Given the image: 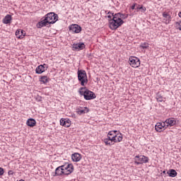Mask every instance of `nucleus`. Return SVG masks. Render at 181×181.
<instances>
[{
	"instance_id": "f257e3e1",
	"label": "nucleus",
	"mask_w": 181,
	"mask_h": 181,
	"mask_svg": "<svg viewBox=\"0 0 181 181\" xmlns=\"http://www.w3.org/2000/svg\"><path fill=\"white\" fill-rule=\"evenodd\" d=\"M112 16V19L109 21V28L112 29V30H115V29H118L119 26L123 25L124 21H122V19H127L128 14L117 13L115 15L113 13Z\"/></svg>"
},
{
	"instance_id": "f03ea898",
	"label": "nucleus",
	"mask_w": 181,
	"mask_h": 181,
	"mask_svg": "<svg viewBox=\"0 0 181 181\" xmlns=\"http://www.w3.org/2000/svg\"><path fill=\"white\" fill-rule=\"evenodd\" d=\"M59 16L54 13H49L45 16L44 20L38 23V28H43V26H46L47 23L49 25H53V23H56L57 22V18Z\"/></svg>"
},
{
	"instance_id": "7ed1b4c3",
	"label": "nucleus",
	"mask_w": 181,
	"mask_h": 181,
	"mask_svg": "<svg viewBox=\"0 0 181 181\" xmlns=\"http://www.w3.org/2000/svg\"><path fill=\"white\" fill-rule=\"evenodd\" d=\"M81 95H83L85 100H94L95 98V93L94 92L89 90L87 88H80L78 90Z\"/></svg>"
},
{
	"instance_id": "20e7f679",
	"label": "nucleus",
	"mask_w": 181,
	"mask_h": 181,
	"mask_svg": "<svg viewBox=\"0 0 181 181\" xmlns=\"http://www.w3.org/2000/svg\"><path fill=\"white\" fill-rule=\"evenodd\" d=\"M78 80L81 83V86H86L88 83V79L87 78V72L84 70L78 71Z\"/></svg>"
},
{
	"instance_id": "39448f33",
	"label": "nucleus",
	"mask_w": 181,
	"mask_h": 181,
	"mask_svg": "<svg viewBox=\"0 0 181 181\" xmlns=\"http://www.w3.org/2000/svg\"><path fill=\"white\" fill-rule=\"evenodd\" d=\"M62 168L64 169V173L66 176H69V175H71L73 171L74 170V165L71 163H66L62 165Z\"/></svg>"
},
{
	"instance_id": "423d86ee",
	"label": "nucleus",
	"mask_w": 181,
	"mask_h": 181,
	"mask_svg": "<svg viewBox=\"0 0 181 181\" xmlns=\"http://www.w3.org/2000/svg\"><path fill=\"white\" fill-rule=\"evenodd\" d=\"M149 159L145 156H136L134 158V163L136 165H144V163H148Z\"/></svg>"
},
{
	"instance_id": "0eeeda50",
	"label": "nucleus",
	"mask_w": 181,
	"mask_h": 181,
	"mask_svg": "<svg viewBox=\"0 0 181 181\" xmlns=\"http://www.w3.org/2000/svg\"><path fill=\"white\" fill-rule=\"evenodd\" d=\"M129 62L130 66H132V67H134V69H136V67H139V66L141 65V62L139 61V59L136 57H129Z\"/></svg>"
},
{
	"instance_id": "6e6552de",
	"label": "nucleus",
	"mask_w": 181,
	"mask_h": 181,
	"mask_svg": "<svg viewBox=\"0 0 181 181\" xmlns=\"http://www.w3.org/2000/svg\"><path fill=\"white\" fill-rule=\"evenodd\" d=\"M69 30L73 33H80L81 32V27L77 24H72L69 27Z\"/></svg>"
},
{
	"instance_id": "1a4fd4ad",
	"label": "nucleus",
	"mask_w": 181,
	"mask_h": 181,
	"mask_svg": "<svg viewBox=\"0 0 181 181\" xmlns=\"http://www.w3.org/2000/svg\"><path fill=\"white\" fill-rule=\"evenodd\" d=\"M176 120L175 119V118L173 117H170L167 119L165 122L164 124H165V127L166 128H168V127H173L174 125H176Z\"/></svg>"
},
{
	"instance_id": "9d476101",
	"label": "nucleus",
	"mask_w": 181,
	"mask_h": 181,
	"mask_svg": "<svg viewBox=\"0 0 181 181\" xmlns=\"http://www.w3.org/2000/svg\"><path fill=\"white\" fill-rule=\"evenodd\" d=\"M60 125L64 127L65 128H69V127L71 125V121H70L69 119L62 118L60 119Z\"/></svg>"
},
{
	"instance_id": "9b49d317",
	"label": "nucleus",
	"mask_w": 181,
	"mask_h": 181,
	"mask_svg": "<svg viewBox=\"0 0 181 181\" xmlns=\"http://www.w3.org/2000/svg\"><path fill=\"white\" fill-rule=\"evenodd\" d=\"M163 128H166V124H165V122H158L155 126V129L156 131H157V132H162Z\"/></svg>"
},
{
	"instance_id": "f8f14e48",
	"label": "nucleus",
	"mask_w": 181,
	"mask_h": 181,
	"mask_svg": "<svg viewBox=\"0 0 181 181\" xmlns=\"http://www.w3.org/2000/svg\"><path fill=\"white\" fill-rule=\"evenodd\" d=\"M62 175H64V170L63 169V165H60L55 169L54 176H62Z\"/></svg>"
},
{
	"instance_id": "ddd939ff",
	"label": "nucleus",
	"mask_w": 181,
	"mask_h": 181,
	"mask_svg": "<svg viewBox=\"0 0 181 181\" xmlns=\"http://www.w3.org/2000/svg\"><path fill=\"white\" fill-rule=\"evenodd\" d=\"M73 162H80L81 160V155L78 153H75L71 155Z\"/></svg>"
},
{
	"instance_id": "4468645a",
	"label": "nucleus",
	"mask_w": 181,
	"mask_h": 181,
	"mask_svg": "<svg viewBox=\"0 0 181 181\" xmlns=\"http://www.w3.org/2000/svg\"><path fill=\"white\" fill-rule=\"evenodd\" d=\"M45 66H46V64H44L43 65L38 66L35 69V73L37 74H42V73H44Z\"/></svg>"
},
{
	"instance_id": "2eb2a0df",
	"label": "nucleus",
	"mask_w": 181,
	"mask_h": 181,
	"mask_svg": "<svg viewBox=\"0 0 181 181\" xmlns=\"http://www.w3.org/2000/svg\"><path fill=\"white\" fill-rule=\"evenodd\" d=\"M73 47L75 50H83L84 47H86V45L84 43H78V44H74Z\"/></svg>"
},
{
	"instance_id": "dca6fc26",
	"label": "nucleus",
	"mask_w": 181,
	"mask_h": 181,
	"mask_svg": "<svg viewBox=\"0 0 181 181\" xmlns=\"http://www.w3.org/2000/svg\"><path fill=\"white\" fill-rule=\"evenodd\" d=\"M11 21H12V16L8 14L3 19V23H5L6 25H8V23H11Z\"/></svg>"
},
{
	"instance_id": "f3484780",
	"label": "nucleus",
	"mask_w": 181,
	"mask_h": 181,
	"mask_svg": "<svg viewBox=\"0 0 181 181\" xmlns=\"http://www.w3.org/2000/svg\"><path fill=\"white\" fill-rule=\"evenodd\" d=\"M26 124L28 125V127H35V125H36V120H35V119H28L27 120Z\"/></svg>"
},
{
	"instance_id": "a211bd4d",
	"label": "nucleus",
	"mask_w": 181,
	"mask_h": 181,
	"mask_svg": "<svg viewBox=\"0 0 181 181\" xmlns=\"http://www.w3.org/2000/svg\"><path fill=\"white\" fill-rule=\"evenodd\" d=\"M16 36L18 39H23V36H25V35H23V30H17L16 31Z\"/></svg>"
},
{
	"instance_id": "6ab92c4d",
	"label": "nucleus",
	"mask_w": 181,
	"mask_h": 181,
	"mask_svg": "<svg viewBox=\"0 0 181 181\" xmlns=\"http://www.w3.org/2000/svg\"><path fill=\"white\" fill-rule=\"evenodd\" d=\"M167 175L170 176V177H176L177 176V172H176L175 170L172 169L170 171L167 172Z\"/></svg>"
},
{
	"instance_id": "aec40b11",
	"label": "nucleus",
	"mask_w": 181,
	"mask_h": 181,
	"mask_svg": "<svg viewBox=\"0 0 181 181\" xmlns=\"http://www.w3.org/2000/svg\"><path fill=\"white\" fill-rule=\"evenodd\" d=\"M163 16L166 19L165 21V23H170L172 19V17L170 16V15H169L168 13H163Z\"/></svg>"
},
{
	"instance_id": "412c9836",
	"label": "nucleus",
	"mask_w": 181,
	"mask_h": 181,
	"mask_svg": "<svg viewBox=\"0 0 181 181\" xmlns=\"http://www.w3.org/2000/svg\"><path fill=\"white\" fill-rule=\"evenodd\" d=\"M40 81L41 83H43V84H46V83H47L49 81V80H47V76H43L40 77Z\"/></svg>"
},
{
	"instance_id": "4be33fe9",
	"label": "nucleus",
	"mask_w": 181,
	"mask_h": 181,
	"mask_svg": "<svg viewBox=\"0 0 181 181\" xmlns=\"http://www.w3.org/2000/svg\"><path fill=\"white\" fill-rule=\"evenodd\" d=\"M156 100L159 103H162V101H163V96H162V95L158 93H157V95H156Z\"/></svg>"
},
{
	"instance_id": "5701e85b",
	"label": "nucleus",
	"mask_w": 181,
	"mask_h": 181,
	"mask_svg": "<svg viewBox=\"0 0 181 181\" xmlns=\"http://www.w3.org/2000/svg\"><path fill=\"white\" fill-rule=\"evenodd\" d=\"M103 142L105 144V145H109L110 146H111V145H114L111 140L104 139Z\"/></svg>"
},
{
	"instance_id": "b1692460",
	"label": "nucleus",
	"mask_w": 181,
	"mask_h": 181,
	"mask_svg": "<svg viewBox=\"0 0 181 181\" xmlns=\"http://www.w3.org/2000/svg\"><path fill=\"white\" fill-rule=\"evenodd\" d=\"M117 142H121L122 141V134L117 135Z\"/></svg>"
},
{
	"instance_id": "393cba45",
	"label": "nucleus",
	"mask_w": 181,
	"mask_h": 181,
	"mask_svg": "<svg viewBox=\"0 0 181 181\" xmlns=\"http://www.w3.org/2000/svg\"><path fill=\"white\" fill-rule=\"evenodd\" d=\"M111 141H112V142H115V143H117V134H115V136H113L111 139Z\"/></svg>"
},
{
	"instance_id": "a878e982",
	"label": "nucleus",
	"mask_w": 181,
	"mask_h": 181,
	"mask_svg": "<svg viewBox=\"0 0 181 181\" xmlns=\"http://www.w3.org/2000/svg\"><path fill=\"white\" fill-rule=\"evenodd\" d=\"M141 8V9H140L141 12H142L143 13H144V12H146V8L144 7V6H141V8Z\"/></svg>"
},
{
	"instance_id": "bb28decb",
	"label": "nucleus",
	"mask_w": 181,
	"mask_h": 181,
	"mask_svg": "<svg viewBox=\"0 0 181 181\" xmlns=\"http://www.w3.org/2000/svg\"><path fill=\"white\" fill-rule=\"evenodd\" d=\"M141 47L143 49H147V47H148V44H141Z\"/></svg>"
},
{
	"instance_id": "cd10ccee",
	"label": "nucleus",
	"mask_w": 181,
	"mask_h": 181,
	"mask_svg": "<svg viewBox=\"0 0 181 181\" xmlns=\"http://www.w3.org/2000/svg\"><path fill=\"white\" fill-rule=\"evenodd\" d=\"M86 112L84 110H78V114H79V115H81V114H84Z\"/></svg>"
},
{
	"instance_id": "c85d7f7f",
	"label": "nucleus",
	"mask_w": 181,
	"mask_h": 181,
	"mask_svg": "<svg viewBox=\"0 0 181 181\" xmlns=\"http://www.w3.org/2000/svg\"><path fill=\"white\" fill-rule=\"evenodd\" d=\"M4 175V168H0V176H2Z\"/></svg>"
},
{
	"instance_id": "c756f323",
	"label": "nucleus",
	"mask_w": 181,
	"mask_h": 181,
	"mask_svg": "<svg viewBox=\"0 0 181 181\" xmlns=\"http://www.w3.org/2000/svg\"><path fill=\"white\" fill-rule=\"evenodd\" d=\"M136 9L137 12H139V11H141V6L138 5V6L136 7Z\"/></svg>"
},
{
	"instance_id": "7c9ffc66",
	"label": "nucleus",
	"mask_w": 181,
	"mask_h": 181,
	"mask_svg": "<svg viewBox=\"0 0 181 181\" xmlns=\"http://www.w3.org/2000/svg\"><path fill=\"white\" fill-rule=\"evenodd\" d=\"M108 135H110V136L114 135V132H110L108 133Z\"/></svg>"
},
{
	"instance_id": "2f4dec72",
	"label": "nucleus",
	"mask_w": 181,
	"mask_h": 181,
	"mask_svg": "<svg viewBox=\"0 0 181 181\" xmlns=\"http://www.w3.org/2000/svg\"><path fill=\"white\" fill-rule=\"evenodd\" d=\"M8 175H13V171L9 170L8 171Z\"/></svg>"
},
{
	"instance_id": "473e14b6",
	"label": "nucleus",
	"mask_w": 181,
	"mask_h": 181,
	"mask_svg": "<svg viewBox=\"0 0 181 181\" xmlns=\"http://www.w3.org/2000/svg\"><path fill=\"white\" fill-rule=\"evenodd\" d=\"M111 137L110 136H107V139H107V140H109V141H111Z\"/></svg>"
},
{
	"instance_id": "72a5a7b5",
	"label": "nucleus",
	"mask_w": 181,
	"mask_h": 181,
	"mask_svg": "<svg viewBox=\"0 0 181 181\" xmlns=\"http://www.w3.org/2000/svg\"><path fill=\"white\" fill-rule=\"evenodd\" d=\"M132 9H135V4H134L133 6H132Z\"/></svg>"
},
{
	"instance_id": "f704fd0d",
	"label": "nucleus",
	"mask_w": 181,
	"mask_h": 181,
	"mask_svg": "<svg viewBox=\"0 0 181 181\" xmlns=\"http://www.w3.org/2000/svg\"><path fill=\"white\" fill-rule=\"evenodd\" d=\"M178 16L181 18V11L178 13Z\"/></svg>"
},
{
	"instance_id": "c9c22d12",
	"label": "nucleus",
	"mask_w": 181,
	"mask_h": 181,
	"mask_svg": "<svg viewBox=\"0 0 181 181\" xmlns=\"http://www.w3.org/2000/svg\"><path fill=\"white\" fill-rule=\"evenodd\" d=\"M107 18H108L109 19H111V15H107Z\"/></svg>"
},
{
	"instance_id": "e433bc0d",
	"label": "nucleus",
	"mask_w": 181,
	"mask_h": 181,
	"mask_svg": "<svg viewBox=\"0 0 181 181\" xmlns=\"http://www.w3.org/2000/svg\"><path fill=\"white\" fill-rule=\"evenodd\" d=\"M163 175H166V171H165V170H163Z\"/></svg>"
},
{
	"instance_id": "4c0bfd02",
	"label": "nucleus",
	"mask_w": 181,
	"mask_h": 181,
	"mask_svg": "<svg viewBox=\"0 0 181 181\" xmlns=\"http://www.w3.org/2000/svg\"><path fill=\"white\" fill-rule=\"evenodd\" d=\"M116 132H117V130L113 131V134H116Z\"/></svg>"
},
{
	"instance_id": "58836bf2",
	"label": "nucleus",
	"mask_w": 181,
	"mask_h": 181,
	"mask_svg": "<svg viewBox=\"0 0 181 181\" xmlns=\"http://www.w3.org/2000/svg\"><path fill=\"white\" fill-rule=\"evenodd\" d=\"M107 15H110V12L107 13Z\"/></svg>"
}]
</instances>
